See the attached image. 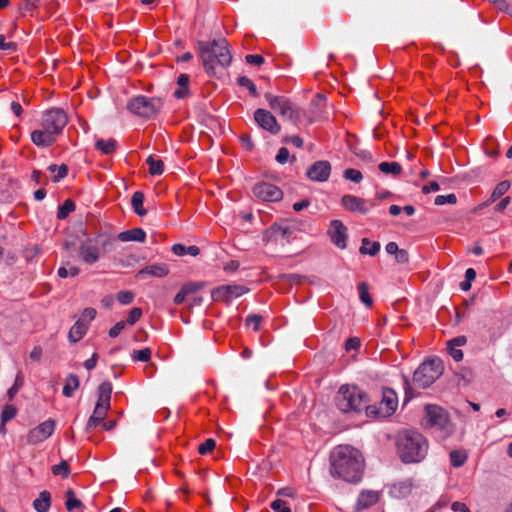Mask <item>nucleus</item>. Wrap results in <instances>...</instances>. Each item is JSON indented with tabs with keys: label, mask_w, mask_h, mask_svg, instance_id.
<instances>
[{
	"label": "nucleus",
	"mask_w": 512,
	"mask_h": 512,
	"mask_svg": "<svg viewBox=\"0 0 512 512\" xmlns=\"http://www.w3.org/2000/svg\"><path fill=\"white\" fill-rule=\"evenodd\" d=\"M364 471V458L361 452L351 445H338L330 454V474L350 483L361 480Z\"/></svg>",
	"instance_id": "f257e3e1"
},
{
	"label": "nucleus",
	"mask_w": 512,
	"mask_h": 512,
	"mask_svg": "<svg viewBox=\"0 0 512 512\" xmlns=\"http://www.w3.org/2000/svg\"><path fill=\"white\" fill-rule=\"evenodd\" d=\"M197 50L204 70L210 76H215L219 71H223L231 64L232 55L225 38L212 41H198Z\"/></svg>",
	"instance_id": "f03ea898"
},
{
	"label": "nucleus",
	"mask_w": 512,
	"mask_h": 512,
	"mask_svg": "<svg viewBox=\"0 0 512 512\" xmlns=\"http://www.w3.org/2000/svg\"><path fill=\"white\" fill-rule=\"evenodd\" d=\"M397 453L404 463H418L422 461L428 452V442L419 432L405 430L397 439Z\"/></svg>",
	"instance_id": "7ed1b4c3"
},
{
	"label": "nucleus",
	"mask_w": 512,
	"mask_h": 512,
	"mask_svg": "<svg viewBox=\"0 0 512 512\" xmlns=\"http://www.w3.org/2000/svg\"><path fill=\"white\" fill-rule=\"evenodd\" d=\"M114 242L111 236L104 234L88 237L80 242L79 258L83 263L93 265L100 260L102 252L113 250Z\"/></svg>",
	"instance_id": "20e7f679"
},
{
	"label": "nucleus",
	"mask_w": 512,
	"mask_h": 512,
	"mask_svg": "<svg viewBox=\"0 0 512 512\" xmlns=\"http://www.w3.org/2000/svg\"><path fill=\"white\" fill-rule=\"evenodd\" d=\"M367 403V394L354 385H342L335 396V404L343 413L367 410Z\"/></svg>",
	"instance_id": "39448f33"
},
{
	"label": "nucleus",
	"mask_w": 512,
	"mask_h": 512,
	"mask_svg": "<svg viewBox=\"0 0 512 512\" xmlns=\"http://www.w3.org/2000/svg\"><path fill=\"white\" fill-rule=\"evenodd\" d=\"M443 370L444 365L439 358L424 361L413 374V385L416 388L425 389L442 375Z\"/></svg>",
	"instance_id": "423d86ee"
},
{
	"label": "nucleus",
	"mask_w": 512,
	"mask_h": 512,
	"mask_svg": "<svg viewBox=\"0 0 512 512\" xmlns=\"http://www.w3.org/2000/svg\"><path fill=\"white\" fill-rule=\"evenodd\" d=\"M264 97L272 110L279 113L292 124H299L302 119V112L289 98L285 96H276L270 92L265 93Z\"/></svg>",
	"instance_id": "0eeeda50"
},
{
	"label": "nucleus",
	"mask_w": 512,
	"mask_h": 512,
	"mask_svg": "<svg viewBox=\"0 0 512 512\" xmlns=\"http://www.w3.org/2000/svg\"><path fill=\"white\" fill-rule=\"evenodd\" d=\"M162 106L160 98L136 96L129 100L127 109L139 117L152 118L160 112Z\"/></svg>",
	"instance_id": "6e6552de"
},
{
	"label": "nucleus",
	"mask_w": 512,
	"mask_h": 512,
	"mask_svg": "<svg viewBox=\"0 0 512 512\" xmlns=\"http://www.w3.org/2000/svg\"><path fill=\"white\" fill-rule=\"evenodd\" d=\"M423 425L428 428H435L449 433L451 431V421L448 412L436 404H427L424 407Z\"/></svg>",
	"instance_id": "1a4fd4ad"
},
{
	"label": "nucleus",
	"mask_w": 512,
	"mask_h": 512,
	"mask_svg": "<svg viewBox=\"0 0 512 512\" xmlns=\"http://www.w3.org/2000/svg\"><path fill=\"white\" fill-rule=\"evenodd\" d=\"M68 123V116L63 109L52 108L43 113L41 127L58 135Z\"/></svg>",
	"instance_id": "9d476101"
},
{
	"label": "nucleus",
	"mask_w": 512,
	"mask_h": 512,
	"mask_svg": "<svg viewBox=\"0 0 512 512\" xmlns=\"http://www.w3.org/2000/svg\"><path fill=\"white\" fill-rule=\"evenodd\" d=\"M397 406L398 397L396 392L391 388H384L382 390V400L380 402L379 408L369 405L367 407V414L380 417H388L396 411Z\"/></svg>",
	"instance_id": "9b49d317"
},
{
	"label": "nucleus",
	"mask_w": 512,
	"mask_h": 512,
	"mask_svg": "<svg viewBox=\"0 0 512 512\" xmlns=\"http://www.w3.org/2000/svg\"><path fill=\"white\" fill-rule=\"evenodd\" d=\"M296 229L297 225L294 221L274 223L265 231L263 239L266 242L277 240L289 242Z\"/></svg>",
	"instance_id": "f8f14e48"
},
{
	"label": "nucleus",
	"mask_w": 512,
	"mask_h": 512,
	"mask_svg": "<svg viewBox=\"0 0 512 512\" xmlns=\"http://www.w3.org/2000/svg\"><path fill=\"white\" fill-rule=\"evenodd\" d=\"M97 394L98 399L92 414L104 420L110 409L112 384L109 381L102 382L97 388Z\"/></svg>",
	"instance_id": "ddd939ff"
},
{
	"label": "nucleus",
	"mask_w": 512,
	"mask_h": 512,
	"mask_svg": "<svg viewBox=\"0 0 512 512\" xmlns=\"http://www.w3.org/2000/svg\"><path fill=\"white\" fill-rule=\"evenodd\" d=\"M249 289L243 285L230 284L222 285L212 290L211 297L216 302H230L234 298H238L246 294Z\"/></svg>",
	"instance_id": "4468645a"
},
{
	"label": "nucleus",
	"mask_w": 512,
	"mask_h": 512,
	"mask_svg": "<svg viewBox=\"0 0 512 512\" xmlns=\"http://www.w3.org/2000/svg\"><path fill=\"white\" fill-rule=\"evenodd\" d=\"M55 421L48 419L40 423L37 427L31 429L27 436L26 442L28 445H36L48 439L54 432Z\"/></svg>",
	"instance_id": "2eb2a0df"
},
{
	"label": "nucleus",
	"mask_w": 512,
	"mask_h": 512,
	"mask_svg": "<svg viewBox=\"0 0 512 512\" xmlns=\"http://www.w3.org/2000/svg\"><path fill=\"white\" fill-rule=\"evenodd\" d=\"M254 120L261 129L272 135H277L281 131V126L276 117L266 109H256L254 112Z\"/></svg>",
	"instance_id": "dca6fc26"
},
{
	"label": "nucleus",
	"mask_w": 512,
	"mask_h": 512,
	"mask_svg": "<svg viewBox=\"0 0 512 512\" xmlns=\"http://www.w3.org/2000/svg\"><path fill=\"white\" fill-rule=\"evenodd\" d=\"M253 194L262 201L276 202L283 197V192L276 185L260 182L254 185Z\"/></svg>",
	"instance_id": "f3484780"
},
{
	"label": "nucleus",
	"mask_w": 512,
	"mask_h": 512,
	"mask_svg": "<svg viewBox=\"0 0 512 512\" xmlns=\"http://www.w3.org/2000/svg\"><path fill=\"white\" fill-rule=\"evenodd\" d=\"M331 242L339 249L347 248V227L340 220H332L328 229Z\"/></svg>",
	"instance_id": "a211bd4d"
},
{
	"label": "nucleus",
	"mask_w": 512,
	"mask_h": 512,
	"mask_svg": "<svg viewBox=\"0 0 512 512\" xmlns=\"http://www.w3.org/2000/svg\"><path fill=\"white\" fill-rule=\"evenodd\" d=\"M341 205L349 212L365 215L369 212L373 203L368 202L364 198L346 194L341 198Z\"/></svg>",
	"instance_id": "6ab92c4d"
},
{
	"label": "nucleus",
	"mask_w": 512,
	"mask_h": 512,
	"mask_svg": "<svg viewBox=\"0 0 512 512\" xmlns=\"http://www.w3.org/2000/svg\"><path fill=\"white\" fill-rule=\"evenodd\" d=\"M331 173V164L328 161H316L307 170V177L316 182L327 181Z\"/></svg>",
	"instance_id": "aec40b11"
},
{
	"label": "nucleus",
	"mask_w": 512,
	"mask_h": 512,
	"mask_svg": "<svg viewBox=\"0 0 512 512\" xmlns=\"http://www.w3.org/2000/svg\"><path fill=\"white\" fill-rule=\"evenodd\" d=\"M169 273L168 265L165 263H156L146 266L139 270L136 274V278L144 279L147 276L162 278L167 276Z\"/></svg>",
	"instance_id": "412c9836"
},
{
	"label": "nucleus",
	"mask_w": 512,
	"mask_h": 512,
	"mask_svg": "<svg viewBox=\"0 0 512 512\" xmlns=\"http://www.w3.org/2000/svg\"><path fill=\"white\" fill-rule=\"evenodd\" d=\"M31 141L38 147H49L56 141V135L41 127L31 133Z\"/></svg>",
	"instance_id": "4be33fe9"
},
{
	"label": "nucleus",
	"mask_w": 512,
	"mask_h": 512,
	"mask_svg": "<svg viewBox=\"0 0 512 512\" xmlns=\"http://www.w3.org/2000/svg\"><path fill=\"white\" fill-rule=\"evenodd\" d=\"M379 500V493L373 490L362 491L357 500V510L367 509L375 505Z\"/></svg>",
	"instance_id": "5701e85b"
},
{
	"label": "nucleus",
	"mask_w": 512,
	"mask_h": 512,
	"mask_svg": "<svg viewBox=\"0 0 512 512\" xmlns=\"http://www.w3.org/2000/svg\"><path fill=\"white\" fill-rule=\"evenodd\" d=\"M87 330L88 323H84L83 320H77L69 330L68 340L73 344L77 343L84 337Z\"/></svg>",
	"instance_id": "b1692460"
},
{
	"label": "nucleus",
	"mask_w": 512,
	"mask_h": 512,
	"mask_svg": "<svg viewBox=\"0 0 512 512\" xmlns=\"http://www.w3.org/2000/svg\"><path fill=\"white\" fill-rule=\"evenodd\" d=\"M466 341L465 336H458L449 340L447 343L449 354L457 362L463 359V352L460 349H457V347L465 345Z\"/></svg>",
	"instance_id": "393cba45"
},
{
	"label": "nucleus",
	"mask_w": 512,
	"mask_h": 512,
	"mask_svg": "<svg viewBox=\"0 0 512 512\" xmlns=\"http://www.w3.org/2000/svg\"><path fill=\"white\" fill-rule=\"evenodd\" d=\"M117 238L122 242H144L146 238V233L141 228H133L119 233Z\"/></svg>",
	"instance_id": "a878e982"
},
{
	"label": "nucleus",
	"mask_w": 512,
	"mask_h": 512,
	"mask_svg": "<svg viewBox=\"0 0 512 512\" xmlns=\"http://www.w3.org/2000/svg\"><path fill=\"white\" fill-rule=\"evenodd\" d=\"M51 494L47 490L39 493L38 497L33 501V508L37 512H48L51 507Z\"/></svg>",
	"instance_id": "bb28decb"
},
{
	"label": "nucleus",
	"mask_w": 512,
	"mask_h": 512,
	"mask_svg": "<svg viewBox=\"0 0 512 512\" xmlns=\"http://www.w3.org/2000/svg\"><path fill=\"white\" fill-rule=\"evenodd\" d=\"M327 104V99L323 94H316L315 98L312 100L311 105L314 106L317 111L313 113V116L310 117L309 122L312 123L314 121L325 119L327 116L323 114V107Z\"/></svg>",
	"instance_id": "cd10ccee"
},
{
	"label": "nucleus",
	"mask_w": 512,
	"mask_h": 512,
	"mask_svg": "<svg viewBox=\"0 0 512 512\" xmlns=\"http://www.w3.org/2000/svg\"><path fill=\"white\" fill-rule=\"evenodd\" d=\"M144 198H145L144 194L141 191H136L132 195L131 205H132L133 211L138 216H144L147 214V210L143 207Z\"/></svg>",
	"instance_id": "c85d7f7f"
},
{
	"label": "nucleus",
	"mask_w": 512,
	"mask_h": 512,
	"mask_svg": "<svg viewBox=\"0 0 512 512\" xmlns=\"http://www.w3.org/2000/svg\"><path fill=\"white\" fill-rule=\"evenodd\" d=\"M80 386V381L77 375L69 374L66 378L65 385L63 387V395L65 397H71L75 390Z\"/></svg>",
	"instance_id": "c756f323"
},
{
	"label": "nucleus",
	"mask_w": 512,
	"mask_h": 512,
	"mask_svg": "<svg viewBox=\"0 0 512 512\" xmlns=\"http://www.w3.org/2000/svg\"><path fill=\"white\" fill-rule=\"evenodd\" d=\"M380 250L379 242H371L368 238H363L359 252L363 255L375 256Z\"/></svg>",
	"instance_id": "7c9ffc66"
},
{
	"label": "nucleus",
	"mask_w": 512,
	"mask_h": 512,
	"mask_svg": "<svg viewBox=\"0 0 512 512\" xmlns=\"http://www.w3.org/2000/svg\"><path fill=\"white\" fill-rule=\"evenodd\" d=\"M117 141L115 139H99L95 142V148L105 155L113 153L116 149Z\"/></svg>",
	"instance_id": "2f4dec72"
},
{
	"label": "nucleus",
	"mask_w": 512,
	"mask_h": 512,
	"mask_svg": "<svg viewBox=\"0 0 512 512\" xmlns=\"http://www.w3.org/2000/svg\"><path fill=\"white\" fill-rule=\"evenodd\" d=\"M511 183L508 180H503L499 182L495 188L493 189L490 195V201L495 202L496 200L502 198V196L510 189Z\"/></svg>",
	"instance_id": "473e14b6"
},
{
	"label": "nucleus",
	"mask_w": 512,
	"mask_h": 512,
	"mask_svg": "<svg viewBox=\"0 0 512 512\" xmlns=\"http://www.w3.org/2000/svg\"><path fill=\"white\" fill-rule=\"evenodd\" d=\"M48 171L56 174L52 177L53 182H59L61 179L65 178L68 175V166L66 164H61L60 166L56 164H51L48 166Z\"/></svg>",
	"instance_id": "72a5a7b5"
},
{
	"label": "nucleus",
	"mask_w": 512,
	"mask_h": 512,
	"mask_svg": "<svg viewBox=\"0 0 512 512\" xmlns=\"http://www.w3.org/2000/svg\"><path fill=\"white\" fill-rule=\"evenodd\" d=\"M146 163L149 166V173L151 175H161L164 172V163L160 159L154 158L153 155H150Z\"/></svg>",
	"instance_id": "f704fd0d"
},
{
	"label": "nucleus",
	"mask_w": 512,
	"mask_h": 512,
	"mask_svg": "<svg viewBox=\"0 0 512 512\" xmlns=\"http://www.w3.org/2000/svg\"><path fill=\"white\" fill-rule=\"evenodd\" d=\"M378 168L382 173L393 174L394 176L402 172V167L398 162H381Z\"/></svg>",
	"instance_id": "c9c22d12"
},
{
	"label": "nucleus",
	"mask_w": 512,
	"mask_h": 512,
	"mask_svg": "<svg viewBox=\"0 0 512 512\" xmlns=\"http://www.w3.org/2000/svg\"><path fill=\"white\" fill-rule=\"evenodd\" d=\"M75 208V203L71 199H66L63 204L59 206L57 218L60 220L66 219Z\"/></svg>",
	"instance_id": "e433bc0d"
},
{
	"label": "nucleus",
	"mask_w": 512,
	"mask_h": 512,
	"mask_svg": "<svg viewBox=\"0 0 512 512\" xmlns=\"http://www.w3.org/2000/svg\"><path fill=\"white\" fill-rule=\"evenodd\" d=\"M65 496V507L69 512L73 511L76 508L82 507V502L75 497V493L72 489H68L65 493Z\"/></svg>",
	"instance_id": "4c0bfd02"
},
{
	"label": "nucleus",
	"mask_w": 512,
	"mask_h": 512,
	"mask_svg": "<svg viewBox=\"0 0 512 512\" xmlns=\"http://www.w3.org/2000/svg\"><path fill=\"white\" fill-rule=\"evenodd\" d=\"M357 289L362 303H364L367 307H371L373 304V300L369 294L368 284L366 282H361L358 284Z\"/></svg>",
	"instance_id": "58836bf2"
},
{
	"label": "nucleus",
	"mask_w": 512,
	"mask_h": 512,
	"mask_svg": "<svg viewBox=\"0 0 512 512\" xmlns=\"http://www.w3.org/2000/svg\"><path fill=\"white\" fill-rule=\"evenodd\" d=\"M467 460V454L462 450H452L450 461L453 467H461Z\"/></svg>",
	"instance_id": "ea45409f"
},
{
	"label": "nucleus",
	"mask_w": 512,
	"mask_h": 512,
	"mask_svg": "<svg viewBox=\"0 0 512 512\" xmlns=\"http://www.w3.org/2000/svg\"><path fill=\"white\" fill-rule=\"evenodd\" d=\"M51 471L55 476H61L66 479L70 475V468L67 461L63 460L59 464L52 466Z\"/></svg>",
	"instance_id": "a19ab883"
},
{
	"label": "nucleus",
	"mask_w": 512,
	"mask_h": 512,
	"mask_svg": "<svg viewBox=\"0 0 512 512\" xmlns=\"http://www.w3.org/2000/svg\"><path fill=\"white\" fill-rule=\"evenodd\" d=\"M237 83L241 86V87H245L249 90L250 94L254 97H257L258 96V90L256 88V85L253 83V81L251 79H249L248 77L246 76H240L238 79H237Z\"/></svg>",
	"instance_id": "79ce46f5"
},
{
	"label": "nucleus",
	"mask_w": 512,
	"mask_h": 512,
	"mask_svg": "<svg viewBox=\"0 0 512 512\" xmlns=\"http://www.w3.org/2000/svg\"><path fill=\"white\" fill-rule=\"evenodd\" d=\"M23 384H24L23 375L21 372H19L16 375L14 384L12 385L11 388H9V390L7 392L9 400H12L15 397V395L18 393L19 389L23 386Z\"/></svg>",
	"instance_id": "37998d69"
},
{
	"label": "nucleus",
	"mask_w": 512,
	"mask_h": 512,
	"mask_svg": "<svg viewBox=\"0 0 512 512\" xmlns=\"http://www.w3.org/2000/svg\"><path fill=\"white\" fill-rule=\"evenodd\" d=\"M343 176L345 179L350 180L354 183H360L363 179L362 173L354 168L346 169L343 173Z\"/></svg>",
	"instance_id": "c03bdc74"
},
{
	"label": "nucleus",
	"mask_w": 512,
	"mask_h": 512,
	"mask_svg": "<svg viewBox=\"0 0 512 512\" xmlns=\"http://www.w3.org/2000/svg\"><path fill=\"white\" fill-rule=\"evenodd\" d=\"M17 414V409L13 405H5L1 412V421L8 422L12 420Z\"/></svg>",
	"instance_id": "a18cd8bd"
},
{
	"label": "nucleus",
	"mask_w": 512,
	"mask_h": 512,
	"mask_svg": "<svg viewBox=\"0 0 512 512\" xmlns=\"http://www.w3.org/2000/svg\"><path fill=\"white\" fill-rule=\"evenodd\" d=\"M151 354L152 352L150 348H144L141 350L134 351L132 354V358L135 361L147 362L150 360Z\"/></svg>",
	"instance_id": "49530a36"
},
{
	"label": "nucleus",
	"mask_w": 512,
	"mask_h": 512,
	"mask_svg": "<svg viewBox=\"0 0 512 512\" xmlns=\"http://www.w3.org/2000/svg\"><path fill=\"white\" fill-rule=\"evenodd\" d=\"M204 283L203 282H188L185 283L181 289L183 290V293H185L187 296L196 293L198 290L203 288Z\"/></svg>",
	"instance_id": "de8ad7c7"
},
{
	"label": "nucleus",
	"mask_w": 512,
	"mask_h": 512,
	"mask_svg": "<svg viewBox=\"0 0 512 512\" xmlns=\"http://www.w3.org/2000/svg\"><path fill=\"white\" fill-rule=\"evenodd\" d=\"M456 202H457V197L453 193L448 194V195H438V196H436L435 201H434L435 205H438V206H441L444 204H456Z\"/></svg>",
	"instance_id": "09e8293b"
},
{
	"label": "nucleus",
	"mask_w": 512,
	"mask_h": 512,
	"mask_svg": "<svg viewBox=\"0 0 512 512\" xmlns=\"http://www.w3.org/2000/svg\"><path fill=\"white\" fill-rule=\"evenodd\" d=\"M262 319L261 315L252 314L247 316L245 323L247 326H252L254 331H259Z\"/></svg>",
	"instance_id": "8fccbe9b"
},
{
	"label": "nucleus",
	"mask_w": 512,
	"mask_h": 512,
	"mask_svg": "<svg viewBox=\"0 0 512 512\" xmlns=\"http://www.w3.org/2000/svg\"><path fill=\"white\" fill-rule=\"evenodd\" d=\"M143 312L142 309L139 307H134L130 310L127 320L125 321L126 324L134 325L139 319L141 318Z\"/></svg>",
	"instance_id": "3c124183"
},
{
	"label": "nucleus",
	"mask_w": 512,
	"mask_h": 512,
	"mask_svg": "<svg viewBox=\"0 0 512 512\" xmlns=\"http://www.w3.org/2000/svg\"><path fill=\"white\" fill-rule=\"evenodd\" d=\"M215 446H216L215 440L212 438H208L205 440L204 443L199 445L198 452L201 455H205V454L211 452L215 448Z\"/></svg>",
	"instance_id": "603ef678"
},
{
	"label": "nucleus",
	"mask_w": 512,
	"mask_h": 512,
	"mask_svg": "<svg viewBox=\"0 0 512 512\" xmlns=\"http://www.w3.org/2000/svg\"><path fill=\"white\" fill-rule=\"evenodd\" d=\"M133 299L134 294L131 291H120L117 293V300L123 305L132 303Z\"/></svg>",
	"instance_id": "864d4df0"
},
{
	"label": "nucleus",
	"mask_w": 512,
	"mask_h": 512,
	"mask_svg": "<svg viewBox=\"0 0 512 512\" xmlns=\"http://www.w3.org/2000/svg\"><path fill=\"white\" fill-rule=\"evenodd\" d=\"M96 310L92 307H87L83 310L81 317L78 320H83L84 323L91 322L96 317Z\"/></svg>",
	"instance_id": "5fc2aeb1"
},
{
	"label": "nucleus",
	"mask_w": 512,
	"mask_h": 512,
	"mask_svg": "<svg viewBox=\"0 0 512 512\" xmlns=\"http://www.w3.org/2000/svg\"><path fill=\"white\" fill-rule=\"evenodd\" d=\"M271 508L274 512H291L290 507L286 505V502L281 499H276L271 503Z\"/></svg>",
	"instance_id": "6e6d98bb"
},
{
	"label": "nucleus",
	"mask_w": 512,
	"mask_h": 512,
	"mask_svg": "<svg viewBox=\"0 0 512 512\" xmlns=\"http://www.w3.org/2000/svg\"><path fill=\"white\" fill-rule=\"evenodd\" d=\"M245 60L248 64L255 66H260L265 62L264 57L259 54H248L245 56Z\"/></svg>",
	"instance_id": "4d7b16f0"
},
{
	"label": "nucleus",
	"mask_w": 512,
	"mask_h": 512,
	"mask_svg": "<svg viewBox=\"0 0 512 512\" xmlns=\"http://www.w3.org/2000/svg\"><path fill=\"white\" fill-rule=\"evenodd\" d=\"M125 326H126L125 321L117 322L113 327L110 328L108 335L111 338L117 337L122 332V330L125 328Z\"/></svg>",
	"instance_id": "13d9d810"
},
{
	"label": "nucleus",
	"mask_w": 512,
	"mask_h": 512,
	"mask_svg": "<svg viewBox=\"0 0 512 512\" xmlns=\"http://www.w3.org/2000/svg\"><path fill=\"white\" fill-rule=\"evenodd\" d=\"M17 44L15 42H7L4 35H0V50L16 51Z\"/></svg>",
	"instance_id": "bf43d9fd"
},
{
	"label": "nucleus",
	"mask_w": 512,
	"mask_h": 512,
	"mask_svg": "<svg viewBox=\"0 0 512 512\" xmlns=\"http://www.w3.org/2000/svg\"><path fill=\"white\" fill-rule=\"evenodd\" d=\"M283 141L287 144H292L297 148H301L303 146V139L297 135L285 136Z\"/></svg>",
	"instance_id": "052dcab7"
},
{
	"label": "nucleus",
	"mask_w": 512,
	"mask_h": 512,
	"mask_svg": "<svg viewBox=\"0 0 512 512\" xmlns=\"http://www.w3.org/2000/svg\"><path fill=\"white\" fill-rule=\"evenodd\" d=\"M104 420L100 419V417L94 416L93 414L89 417L87 424H86V431L90 432L94 428H96L100 423H102Z\"/></svg>",
	"instance_id": "680f3d73"
},
{
	"label": "nucleus",
	"mask_w": 512,
	"mask_h": 512,
	"mask_svg": "<svg viewBox=\"0 0 512 512\" xmlns=\"http://www.w3.org/2000/svg\"><path fill=\"white\" fill-rule=\"evenodd\" d=\"M394 255L397 263L405 264L409 261V254L404 249H399Z\"/></svg>",
	"instance_id": "e2e57ef3"
},
{
	"label": "nucleus",
	"mask_w": 512,
	"mask_h": 512,
	"mask_svg": "<svg viewBox=\"0 0 512 512\" xmlns=\"http://www.w3.org/2000/svg\"><path fill=\"white\" fill-rule=\"evenodd\" d=\"M288 159H289V150L285 147L280 148L276 155V161L280 164H284V163H286V161Z\"/></svg>",
	"instance_id": "0e129e2a"
},
{
	"label": "nucleus",
	"mask_w": 512,
	"mask_h": 512,
	"mask_svg": "<svg viewBox=\"0 0 512 512\" xmlns=\"http://www.w3.org/2000/svg\"><path fill=\"white\" fill-rule=\"evenodd\" d=\"M39 0H24L21 5V10L25 12H31L37 7Z\"/></svg>",
	"instance_id": "69168bd1"
},
{
	"label": "nucleus",
	"mask_w": 512,
	"mask_h": 512,
	"mask_svg": "<svg viewBox=\"0 0 512 512\" xmlns=\"http://www.w3.org/2000/svg\"><path fill=\"white\" fill-rule=\"evenodd\" d=\"M31 179L36 183V184H47V179L45 176H43L42 172L39 171V170H33L32 174H31Z\"/></svg>",
	"instance_id": "338daca9"
},
{
	"label": "nucleus",
	"mask_w": 512,
	"mask_h": 512,
	"mask_svg": "<svg viewBox=\"0 0 512 512\" xmlns=\"http://www.w3.org/2000/svg\"><path fill=\"white\" fill-rule=\"evenodd\" d=\"M360 347V341L358 338H349L346 340L345 348L347 351L356 350Z\"/></svg>",
	"instance_id": "774afa93"
}]
</instances>
